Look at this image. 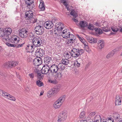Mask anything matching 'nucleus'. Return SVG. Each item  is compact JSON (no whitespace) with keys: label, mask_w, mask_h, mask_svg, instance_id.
Returning a JSON list of instances; mask_svg holds the SVG:
<instances>
[{"label":"nucleus","mask_w":122,"mask_h":122,"mask_svg":"<svg viewBox=\"0 0 122 122\" xmlns=\"http://www.w3.org/2000/svg\"><path fill=\"white\" fill-rule=\"evenodd\" d=\"M75 39H68L66 41V42L67 43L72 44L74 42Z\"/></svg>","instance_id":"42"},{"label":"nucleus","mask_w":122,"mask_h":122,"mask_svg":"<svg viewBox=\"0 0 122 122\" xmlns=\"http://www.w3.org/2000/svg\"><path fill=\"white\" fill-rule=\"evenodd\" d=\"M3 92H4V91L2 90H1L0 89V96H2V94L3 93Z\"/></svg>","instance_id":"60"},{"label":"nucleus","mask_w":122,"mask_h":122,"mask_svg":"<svg viewBox=\"0 0 122 122\" xmlns=\"http://www.w3.org/2000/svg\"><path fill=\"white\" fill-rule=\"evenodd\" d=\"M29 76L31 78L33 79L34 77V74L33 73L30 74H29Z\"/></svg>","instance_id":"56"},{"label":"nucleus","mask_w":122,"mask_h":122,"mask_svg":"<svg viewBox=\"0 0 122 122\" xmlns=\"http://www.w3.org/2000/svg\"><path fill=\"white\" fill-rule=\"evenodd\" d=\"M93 122H101V119L99 115H96L92 119Z\"/></svg>","instance_id":"12"},{"label":"nucleus","mask_w":122,"mask_h":122,"mask_svg":"<svg viewBox=\"0 0 122 122\" xmlns=\"http://www.w3.org/2000/svg\"><path fill=\"white\" fill-rule=\"evenodd\" d=\"M61 62L62 63H60L56 65V66H59L61 67H60V70H58V72H61V71H63L65 68V65H67L69 63V61L67 59H63L61 60Z\"/></svg>","instance_id":"3"},{"label":"nucleus","mask_w":122,"mask_h":122,"mask_svg":"<svg viewBox=\"0 0 122 122\" xmlns=\"http://www.w3.org/2000/svg\"><path fill=\"white\" fill-rule=\"evenodd\" d=\"M49 81L51 82L53 84H55L56 83V80H50Z\"/></svg>","instance_id":"54"},{"label":"nucleus","mask_w":122,"mask_h":122,"mask_svg":"<svg viewBox=\"0 0 122 122\" xmlns=\"http://www.w3.org/2000/svg\"><path fill=\"white\" fill-rule=\"evenodd\" d=\"M5 31L7 35H10L12 32V30L10 28H6L5 29Z\"/></svg>","instance_id":"29"},{"label":"nucleus","mask_w":122,"mask_h":122,"mask_svg":"<svg viewBox=\"0 0 122 122\" xmlns=\"http://www.w3.org/2000/svg\"><path fill=\"white\" fill-rule=\"evenodd\" d=\"M70 14L75 17H76L77 16V15L75 11L72 10L70 13Z\"/></svg>","instance_id":"36"},{"label":"nucleus","mask_w":122,"mask_h":122,"mask_svg":"<svg viewBox=\"0 0 122 122\" xmlns=\"http://www.w3.org/2000/svg\"><path fill=\"white\" fill-rule=\"evenodd\" d=\"M4 29L3 28H0V36L3 37L5 34L4 31Z\"/></svg>","instance_id":"33"},{"label":"nucleus","mask_w":122,"mask_h":122,"mask_svg":"<svg viewBox=\"0 0 122 122\" xmlns=\"http://www.w3.org/2000/svg\"><path fill=\"white\" fill-rule=\"evenodd\" d=\"M10 95L9 94L4 91V92H3V93L2 94V96L4 97H5L6 96L7 97H8Z\"/></svg>","instance_id":"46"},{"label":"nucleus","mask_w":122,"mask_h":122,"mask_svg":"<svg viewBox=\"0 0 122 122\" xmlns=\"http://www.w3.org/2000/svg\"><path fill=\"white\" fill-rule=\"evenodd\" d=\"M122 47H120L119 48H117L111 51L110 53L112 54V55L113 56L116 52L118 51L119 50V49H120V50L122 49Z\"/></svg>","instance_id":"30"},{"label":"nucleus","mask_w":122,"mask_h":122,"mask_svg":"<svg viewBox=\"0 0 122 122\" xmlns=\"http://www.w3.org/2000/svg\"><path fill=\"white\" fill-rule=\"evenodd\" d=\"M113 117L116 120H117L120 118L119 115L117 114H115L113 116Z\"/></svg>","instance_id":"41"},{"label":"nucleus","mask_w":122,"mask_h":122,"mask_svg":"<svg viewBox=\"0 0 122 122\" xmlns=\"http://www.w3.org/2000/svg\"><path fill=\"white\" fill-rule=\"evenodd\" d=\"M79 40L85 46H86V47L88 48L87 44L84 39H79Z\"/></svg>","instance_id":"34"},{"label":"nucleus","mask_w":122,"mask_h":122,"mask_svg":"<svg viewBox=\"0 0 122 122\" xmlns=\"http://www.w3.org/2000/svg\"><path fill=\"white\" fill-rule=\"evenodd\" d=\"M61 105V104L57 100L55 102L54 104V107L56 109H57L59 108Z\"/></svg>","instance_id":"23"},{"label":"nucleus","mask_w":122,"mask_h":122,"mask_svg":"<svg viewBox=\"0 0 122 122\" xmlns=\"http://www.w3.org/2000/svg\"><path fill=\"white\" fill-rule=\"evenodd\" d=\"M25 29L23 28L20 31L19 33V35L20 37L23 38H26V34H24V32L23 30H25Z\"/></svg>","instance_id":"17"},{"label":"nucleus","mask_w":122,"mask_h":122,"mask_svg":"<svg viewBox=\"0 0 122 122\" xmlns=\"http://www.w3.org/2000/svg\"><path fill=\"white\" fill-rule=\"evenodd\" d=\"M25 18L27 20H30L33 16V14L32 11L31 10L26 11L25 14Z\"/></svg>","instance_id":"11"},{"label":"nucleus","mask_w":122,"mask_h":122,"mask_svg":"<svg viewBox=\"0 0 122 122\" xmlns=\"http://www.w3.org/2000/svg\"><path fill=\"white\" fill-rule=\"evenodd\" d=\"M64 56L65 58L69 59L71 58L72 56V55H71V52H65L64 54Z\"/></svg>","instance_id":"14"},{"label":"nucleus","mask_w":122,"mask_h":122,"mask_svg":"<svg viewBox=\"0 0 122 122\" xmlns=\"http://www.w3.org/2000/svg\"><path fill=\"white\" fill-rule=\"evenodd\" d=\"M121 101L120 97L118 96H117L115 100V104L116 105H121Z\"/></svg>","instance_id":"20"},{"label":"nucleus","mask_w":122,"mask_h":122,"mask_svg":"<svg viewBox=\"0 0 122 122\" xmlns=\"http://www.w3.org/2000/svg\"><path fill=\"white\" fill-rule=\"evenodd\" d=\"M113 56L112 55V54L110 52L106 56V57L107 58H109L110 57H112Z\"/></svg>","instance_id":"51"},{"label":"nucleus","mask_w":122,"mask_h":122,"mask_svg":"<svg viewBox=\"0 0 122 122\" xmlns=\"http://www.w3.org/2000/svg\"><path fill=\"white\" fill-rule=\"evenodd\" d=\"M79 25L81 27L84 28L88 26V23L86 21L82 20L80 22Z\"/></svg>","instance_id":"16"},{"label":"nucleus","mask_w":122,"mask_h":122,"mask_svg":"<svg viewBox=\"0 0 122 122\" xmlns=\"http://www.w3.org/2000/svg\"><path fill=\"white\" fill-rule=\"evenodd\" d=\"M33 46L32 45H28L27 46V47L25 48V49L27 50L28 52H32L33 50Z\"/></svg>","instance_id":"19"},{"label":"nucleus","mask_w":122,"mask_h":122,"mask_svg":"<svg viewBox=\"0 0 122 122\" xmlns=\"http://www.w3.org/2000/svg\"><path fill=\"white\" fill-rule=\"evenodd\" d=\"M66 2V0H62L61 1V2L63 3V4L66 6V7H67L68 5Z\"/></svg>","instance_id":"49"},{"label":"nucleus","mask_w":122,"mask_h":122,"mask_svg":"<svg viewBox=\"0 0 122 122\" xmlns=\"http://www.w3.org/2000/svg\"><path fill=\"white\" fill-rule=\"evenodd\" d=\"M38 62L36 58H35L33 61L34 65L36 66H38L40 65V63Z\"/></svg>","instance_id":"37"},{"label":"nucleus","mask_w":122,"mask_h":122,"mask_svg":"<svg viewBox=\"0 0 122 122\" xmlns=\"http://www.w3.org/2000/svg\"><path fill=\"white\" fill-rule=\"evenodd\" d=\"M71 55L73 57H76L80 55L79 50L75 48H73L71 52Z\"/></svg>","instance_id":"8"},{"label":"nucleus","mask_w":122,"mask_h":122,"mask_svg":"<svg viewBox=\"0 0 122 122\" xmlns=\"http://www.w3.org/2000/svg\"><path fill=\"white\" fill-rule=\"evenodd\" d=\"M60 89L58 86H55L54 88L51 89L53 92V94H56L59 91Z\"/></svg>","instance_id":"26"},{"label":"nucleus","mask_w":122,"mask_h":122,"mask_svg":"<svg viewBox=\"0 0 122 122\" xmlns=\"http://www.w3.org/2000/svg\"><path fill=\"white\" fill-rule=\"evenodd\" d=\"M97 39H87V40L90 43H95L97 42Z\"/></svg>","instance_id":"28"},{"label":"nucleus","mask_w":122,"mask_h":122,"mask_svg":"<svg viewBox=\"0 0 122 122\" xmlns=\"http://www.w3.org/2000/svg\"><path fill=\"white\" fill-rule=\"evenodd\" d=\"M60 67L59 65L58 66L55 64L52 65L50 67L46 65L43 66L41 69V72L42 74H45L51 73L56 79L60 80L62 78L63 76L62 72H58V70L60 69Z\"/></svg>","instance_id":"1"},{"label":"nucleus","mask_w":122,"mask_h":122,"mask_svg":"<svg viewBox=\"0 0 122 122\" xmlns=\"http://www.w3.org/2000/svg\"><path fill=\"white\" fill-rule=\"evenodd\" d=\"M36 84L39 86H42L43 83L40 80H37L36 82Z\"/></svg>","instance_id":"38"},{"label":"nucleus","mask_w":122,"mask_h":122,"mask_svg":"<svg viewBox=\"0 0 122 122\" xmlns=\"http://www.w3.org/2000/svg\"><path fill=\"white\" fill-rule=\"evenodd\" d=\"M88 28L90 30H92L93 29V27L91 24H89L88 26Z\"/></svg>","instance_id":"53"},{"label":"nucleus","mask_w":122,"mask_h":122,"mask_svg":"<svg viewBox=\"0 0 122 122\" xmlns=\"http://www.w3.org/2000/svg\"><path fill=\"white\" fill-rule=\"evenodd\" d=\"M40 3L39 7L41 10L44 11L45 9V5H44V3L43 1L41 0L40 1Z\"/></svg>","instance_id":"15"},{"label":"nucleus","mask_w":122,"mask_h":122,"mask_svg":"<svg viewBox=\"0 0 122 122\" xmlns=\"http://www.w3.org/2000/svg\"><path fill=\"white\" fill-rule=\"evenodd\" d=\"M26 0H25V3L26 4H27L28 5L27 6L29 8V9H32L33 7H34H34H33V5H32V7H31V4H30V2L29 1H27Z\"/></svg>","instance_id":"35"},{"label":"nucleus","mask_w":122,"mask_h":122,"mask_svg":"<svg viewBox=\"0 0 122 122\" xmlns=\"http://www.w3.org/2000/svg\"><path fill=\"white\" fill-rule=\"evenodd\" d=\"M70 32H69V30L68 29H66L64 30L62 32L61 36L58 35L57 34H55L56 37L61 38V37L62 36L63 38H68L70 37Z\"/></svg>","instance_id":"4"},{"label":"nucleus","mask_w":122,"mask_h":122,"mask_svg":"<svg viewBox=\"0 0 122 122\" xmlns=\"http://www.w3.org/2000/svg\"><path fill=\"white\" fill-rule=\"evenodd\" d=\"M16 37H17V36H16L14 35V36H12V37L11 38H16Z\"/></svg>","instance_id":"64"},{"label":"nucleus","mask_w":122,"mask_h":122,"mask_svg":"<svg viewBox=\"0 0 122 122\" xmlns=\"http://www.w3.org/2000/svg\"><path fill=\"white\" fill-rule=\"evenodd\" d=\"M14 40L12 39H2V41L5 43L6 44L9 46L14 47L16 46L17 48H18L21 47L23 44H19L18 46H16L15 44H12L11 43L15 44H17L18 43V41H19V40H17V39H14Z\"/></svg>","instance_id":"2"},{"label":"nucleus","mask_w":122,"mask_h":122,"mask_svg":"<svg viewBox=\"0 0 122 122\" xmlns=\"http://www.w3.org/2000/svg\"><path fill=\"white\" fill-rule=\"evenodd\" d=\"M80 54H81L82 53H84V51L82 49H81L80 51Z\"/></svg>","instance_id":"59"},{"label":"nucleus","mask_w":122,"mask_h":122,"mask_svg":"<svg viewBox=\"0 0 122 122\" xmlns=\"http://www.w3.org/2000/svg\"><path fill=\"white\" fill-rule=\"evenodd\" d=\"M66 112H63L60 114L58 116V121H63L66 118L67 115Z\"/></svg>","instance_id":"9"},{"label":"nucleus","mask_w":122,"mask_h":122,"mask_svg":"<svg viewBox=\"0 0 122 122\" xmlns=\"http://www.w3.org/2000/svg\"><path fill=\"white\" fill-rule=\"evenodd\" d=\"M30 21L31 23H34L36 22V20L34 18V17H32L31 19H30Z\"/></svg>","instance_id":"47"},{"label":"nucleus","mask_w":122,"mask_h":122,"mask_svg":"<svg viewBox=\"0 0 122 122\" xmlns=\"http://www.w3.org/2000/svg\"><path fill=\"white\" fill-rule=\"evenodd\" d=\"M58 26L57 27V29L58 31H59V32L61 31L63 29L64 27V25L63 24L61 23H59L57 25Z\"/></svg>","instance_id":"18"},{"label":"nucleus","mask_w":122,"mask_h":122,"mask_svg":"<svg viewBox=\"0 0 122 122\" xmlns=\"http://www.w3.org/2000/svg\"><path fill=\"white\" fill-rule=\"evenodd\" d=\"M35 55L37 57H39L38 58L41 59L40 57H42L45 55L44 51L41 48L37 49L36 51Z\"/></svg>","instance_id":"6"},{"label":"nucleus","mask_w":122,"mask_h":122,"mask_svg":"<svg viewBox=\"0 0 122 122\" xmlns=\"http://www.w3.org/2000/svg\"><path fill=\"white\" fill-rule=\"evenodd\" d=\"M107 122H114L113 119L112 117H108Z\"/></svg>","instance_id":"48"},{"label":"nucleus","mask_w":122,"mask_h":122,"mask_svg":"<svg viewBox=\"0 0 122 122\" xmlns=\"http://www.w3.org/2000/svg\"><path fill=\"white\" fill-rule=\"evenodd\" d=\"M17 77L18 78L20 81H21L22 79L20 77V76L19 75V74L18 72H16V73Z\"/></svg>","instance_id":"52"},{"label":"nucleus","mask_w":122,"mask_h":122,"mask_svg":"<svg viewBox=\"0 0 122 122\" xmlns=\"http://www.w3.org/2000/svg\"><path fill=\"white\" fill-rule=\"evenodd\" d=\"M107 28L106 27H103L102 28V29L103 31L105 32H107L108 31H109L110 30V29H107Z\"/></svg>","instance_id":"50"},{"label":"nucleus","mask_w":122,"mask_h":122,"mask_svg":"<svg viewBox=\"0 0 122 122\" xmlns=\"http://www.w3.org/2000/svg\"><path fill=\"white\" fill-rule=\"evenodd\" d=\"M122 47H120L119 48H117L111 51L110 53L112 54V55L113 56L116 52L118 51L119 50V49H120V50L122 49Z\"/></svg>","instance_id":"32"},{"label":"nucleus","mask_w":122,"mask_h":122,"mask_svg":"<svg viewBox=\"0 0 122 122\" xmlns=\"http://www.w3.org/2000/svg\"><path fill=\"white\" fill-rule=\"evenodd\" d=\"M53 26L52 22L51 21H48L46 22L44 26L46 29H49L52 28Z\"/></svg>","instance_id":"10"},{"label":"nucleus","mask_w":122,"mask_h":122,"mask_svg":"<svg viewBox=\"0 0 122 122\" xmlns=\"http://www.w3.org/2000/svg\"><path fill=\"white\" fill-rule=\"evenodd\" d=\"M40 42L39 41V40H38V41L37 43V44H37V46H40L41 45V44H40Z\"/></svg>","instance_id":"58"},{"label":"nucleus","mask_w":122,"mask_h":122,"mask_svg":"<svg viewBox=\"0 0 122 122\" xmlns=\"http://www.w3.org/2000/svg\"><path fill=\"white\" fill-rule=\"evenodd\" d=\"M51 59V57L48 56L46 57H44V61L45 64H46V65H47L48 64H49Z\"/></svg>","instance_id":"25"},{"label":"nucleus","mask_w":122,"mask_h":122,"mask_svg":"<svg viewBox=\"0 0 122 122\" xmlns=\"http://www.w3.org/2000/svg\"><path fill=\"white\" fill-rule=\"evenodd\" d=\"M65 96L63 95L61 97L57 100L59 102L62 104L65 100Z\"/></svg>","instance_id":"27"},{"label":"nucleus","mask_w":122,"mask_h":122,"mask_svg":"<svg viewBox=\"0 0 122 122\" xmlns=\"http://www.w3.org/2000/svg\"><path fill=\"white\" fill-rule=\"evenodd\" d=\"M72 20L74 21L76 23H77L78 22V20L76 19H75V18H72Z\"/></svg>","instance_id":"57"},{"label":"nucleus","mask_w":122,"mask_h":122,"mask_svg":"<svg viewBox=\"0 0 122 122\" xmlns=\"http://www.w3.org/2000/svg\"><path fill=\"white\" fill-rule=\"evenodd\" d=\"M53 92H52L51 90L47 93V96L49 98L52 95L54 94H53Z\"/></svg>","instance_id":"43"},{"label":"nucleus","mask_w":122,"mask_h":122,"mask_svg":"<svg viewBox=\"0 0 122 122\" xmlns=\"http://www.w3.org/2000/svg\"><path fill=\"white\" fill-rule=\"evenodd\" d=\"M37 58V61H38V62H39L38 63H40V65L42 63V61L41 60V59H40V58L38 59V58Z\"/></svg>","instance_id":"55"},{"label":"nucleus","mask_w":122,"mask_h":122,"mask_svg":"<svg viewBox=\"0 0 122 122\" xmlns=\"http://www.w3.org/2000/svg\"><path fill=\"white\" fill-rule=\"evenodd\" d=\"M18 63V62H16L15 61H11L6 62L4 64V66L7 67L12 68L16 66Z\"/></svg>","instance_id":"5"},{"label":"nucleus","mask_w":122,"mask_h":122,"mask_svg":"<svg viewBox=\"0 0 122 122\" xmlns=\"http://www.w3.org/2000/svg\"><path fill=\"white\" fill-rule=\"evenodd\" d=\"M96 113L95 112H92L90 113L88 115L86 119L88 121H89L92 119V117L95 115Z\"/></svg>","instance_id":"21"},{"label":"nucleus","mask_w":122,"mask_h":122,"mask_svg":"<svg viewBox=\"0 0 122 122\" xmlns=\"http://www.w3.org/2000/svg\"><path fill=\"white\" fill-rule=\"evenodd\" d=\"M70 37H71L72 38H74L75 36L73 35L70 34Z\"/></svg>","instance_id":"63"},{"label":"nucleus","mask_w":122,"mask_h":122,"mask_svg":"<svg viewBox=\"0 0 122 122\" xmlns=\"http://www.w3.org/2000/svg\"><path fill=\"white\" fill-rule=\"evenodd\" d=\"M79 117L81 118H84L85 117V112H81L80 114Z\"/></svg>","instance_id":"39"},{"label":"nucleus","mask_w":122,"mask_h":122,"mask_svg":"<svg viewBox=\"0 0 122 122\" xmlns=\"http://www.w3.org/2000/svg\"><path fill=\"white\" fill-rule=\"evenodd\" d=\"M41 71L40 70H37L36 71V73H37V76L38 79L41 80L42 79L43 77V76L41 74Z\"/></svg>","instance_id":"22"},{"label":"nucleus","mask_w":122,"mask_h":122,"mask_svg":"<svg viewBox=\"0 0 122 122\" xmlns=\"http://www.w3.org/2000/svg\"><path fill=\"white\" fill-rule=\"evenodd\" d=\"M94 30L95 31L96 34L97 35H101L103 33L102 29L99 28H95Z\"/></svg>","instance_id":"24"},{"label":"nucleus","mask_w":122,"mask_h":122,"mask_svg":"<svg viewBox=\"0 0 122 122\" xmlns=\"http://www.w3.org/2000/svg\"><path fill=\"white\" fill-rule=\"evenodd\" d=\"M111 29L114 32H117V31H119V29L117 28L116 26L112 27H111Z\"/></svg>","instance_id":"44"},{"label":"nucleus","mask_w":122,"mask_h":122,"mask_svg":"<svg viewBox=\"0 0 122 122\" xmlns=\"http://www.w3.org/2000/svg\"><path fill=\"white\" fill-rule=\"evenodd\" d=\"M122 47H120L119 48H117L111 51L110 53L112 54V55L113 56L116 52L118 51L119 50V49H120V50L122 49Z\"/></svg>","instance_id":"31"},{"label":"nucleus","mask_w":122,"mask_h":122,"mask_svg":"<svg viewBox=\"0 0 122 122\" xmlns=\"http://www.w3.org/2000/svg\"><path fill=\"white\" fill-rule=\"evenodd\" d=\"M38 39H33L32 40L33 44L35 46H37V43Z\"/></svg>","instance_id":"40"},{"label":"nucleus","mask_w":122,"mask_h":122,"mask_svg":"<svg viewBox=\"0 0 122 122\" xmlns=\"http://www.w3.org/2000/svg\"><path fill=\"white\" fill-rule=\"evenodd\" d=\"M77 62V63L76 64V66H77L78 67H79L80 66V63H78V62L76 61V63Z\"/></svg>","instance_id":"62"},{"label":"nucleus","mask_w":122,"mask_h":122,"mask_svg":"<svg viewBox=\"0 0 122 122\" xmlns=\"http://www.w3.org/2000/svg\"><path fill=\"white\" fill-rule=\"evenodd\" d=\"M98 44L99 45L98 47L100 49H101L102 48L104 47V44L103 40H99L98 42Z\"/></svg>","instance_id":"13"},{"label":"nucleus","mask_w":122,"mask_h":122,"mask_svg":"<svg viewBox=\"0 0 122 122\" xmlns=\"http://www.w3.org/2000/svg\"><path fill=\"white\" fill-rule=\"evenodd\" d=\"M8 99L10 100L13 101H15V98L14 97H12L11 95H10L8 97H7Z\"/></svg>","instance_id":"45"},{"label":"nucleus","mask_w":122,"mask_h":122,"mask_svg":"<svg viewBox=\"0 0 122 122\" xmlns=\"http://www.w3.org/2000/svg\"><path fill=\"white\" fill-rule=\"evenodd\" d=\"M85 46L84 47V49H86V51L88 52L89 51V50H88L89 49V47L88 46V48H87V47H86V46Z\"/></svg>","instance_id":"61"},{"label":"nucleus","mask_w":122,"mask_h":122,"mask_svg":"<svg viewBox=\"0 0 122 122\" xmlns=\"http://www.w3.org/2000/svg\"><path fill=\"white\" fill-rule=\"evenodd\" d=\"M35 30V33L38 35H42L44 32L43 27L39 25L36 26Z\"/></svg>","instance_id":"7"}]
</instances>
